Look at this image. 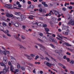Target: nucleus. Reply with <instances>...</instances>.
<instances>
[{"mask_svg":"<svg viewBox=\"0 0 74 74\" xmlns=\"http://www.w3.org/2000/svg\"><path fill=\"white\" fill-rule=\"evenodd\" d=\"M0 64L1 66H4V69H3V71L5 73H7V68L6 67V66L2 62H1Z\"/></svg>","mask_w":74,"mask_h":74,"instance_id":"nucleus-1","label":"nucleus"},{"mask_svg":"<svg viewBox=\"0 0 74 74\" xmlns=\"http://www.w3.org/2000/svg\"><path fill=\"white\" fill-rule=\"evenodd\" d=\"M37 45H38V46H39L40 47H41V48H40V49L41 51H44L43 49H46V48L45 47H44V46H43L42 45H41L40 44L37 43Z\"/></svg>","mask_w":74,"mask_h":74,"instance_id":"nucleus-2","label":"nucleus"},{"mask_svg":"<svg viewBox=\"0 0 74 74\" xmlns=\"http://www.w3.org/2000/svg\"><path fill=\"white\" fill-rule=\"evenodd\" d=\"M3 62L2 63L3 64L4 63L5 64H7V57L5 56H4L3 57Z\"/></svg>","mask_w":74,"mask_h":74,"instance_id":"nucleus-3","label":"nucleus"},{"mask_svg":"<svg viewBox=\"0 0 74 74\" xmlns=\"http://www.w3.org/2000/svg\"><path fill=\"white\" fill-rule=\"evenodd\" d=\"M4 7H6L8 8H10L12 9L11 8L12 7V5H11L9 4H6L5 6H4Z\"/></svg>","mask_w":74,"mask_h":74,"instance_id":"nucleus-4","label":"nucleus"},{"mask_svg":"<svg viewBox=\"0 0 74 74\" xmlns=\"http://www.w3.org/2000/svg\"><path fill=\"white\" fill-rule=\"evenodd\" d=\"M45 54H46L47 55H48V56H49V57H50V58H51V59H52V60H54V62H57V60H56L54 58H53L52 57H51V56H49V55H48V53H47V52H45Z\"/></svg>","mask_w":74,"mask_h":74,"instance_id":"nucleus-5","label":"nucleus"},{"mask_svg":"<svg viewBox=\"0 0 74 74\" xmlns=\"http://www.w3.org/2000/svg\"><path fill=\"white\" fill-rule=\"evenodd\" d=\"M6 16L7 17H13V15L12 14H10L8 13H6Z\"/></svg>","mask_w":74,"mask_h":74,"instance_id":"nucleus-6","label":"nucleus"},{"mask_svg":"<svg viewBox=\"0 0 74 74\" xmlns=\"http://www.w3.org/2000/svg\"><path fill=\"white\" fill-rule=\"evenodd\" d=\"M45 29L46 32L47 34H51V33H48V32H49V29L48 28L45 27Z\"/></svg>","mask_w":74,"mask_h":74,"instance_id":"nucleus-7","label":"nucleus"},{"mask_svg":"<svg viewBox=\"0 0 74 74\" xmlns=\"http://www.w3.org/2000/svg\"><path fill=\"white\" fill-rule=\"evenodd\" d=\"M13 25H14L16 27H19V25L18 24V23L17 22H16L15 21L13 23Z\"/></svg>","mask_w":74,"mask_h":74,"instance_id":"nucleus-8","label":"nucleus"},{"mask_svg":"<svg viewBox=\"0 0 74 74\" xmlns=\"http://www.w3.org/2000/svg\"><path fill=\"white\" fill-rule=\"evenodd\" d=\"M10 71H12V73H13L14 72V68L13 66L11 65L10 66Z\"/></svg>","mask_w":74,"mask_h":74,"instance_id":"nucleus-9","label":"nucleus"},{"mask_svg":"<svg viewBox=\"0 0 74 74\" xmlns=\"http://www.w3.org/2000/svg\"><path fill=\"white\" fill-rule=\"evenodd\" d=\"M51 20L52 21L54 22V23H57V22H56V18L55 17H53L51 18Z\"/></svg>","mask_w":74,"mask_h":74,"instance_id":"nucleus-10","label":"nucleus"},{"mask_svg":"<svg viewBox=\"0 0 74 74\" xmlns=\"http://www.w3.org/2000/svg\"><path fill=\"white\" fill-rule=\"evenodd\" d=\"M54 12L55 15H58V14H59V12L58 10H54Z\"/></svg>","mask_w":74,"mask_h":74,"instance_id":"nucleus-11","label":"nucleus"},{"mask_svg":"<svg viewBox=\"0 0 74 74\" xmlns=\"http://www.w3.org/2000/svg\"><path fill=\"white\" fill-rule=\"evenodd\" d=\"M25 62L27 65H29V66H31V67H33V64H32L30 63V62Z\"/></svg>","mask_w":74,"mask_h":74,"instance_id":"nucleus-12","label":"nucleus"},{"mask_svg":"<svg viewBox=\"0 0 74 74\" xmlns=\"http://www.w3.org/2000/svg\"><path fill=\"white\" fill-rule=\"evenodd\" d=\"M42 39L43 41H47V40L48 39L47 38H46V37L45 36H43L42 37Z\"/></svg>","mask_w":74,"mask_h":74,"instance_id":"nucleus-13","label":"nucleus"},{"mask_svg":"<svg viewBox=\"0 0 74 74\" xmlns=\"http://www.w3.org/2000/svg\"><path fill=\"white\" fill-rule=\"evenodd\" d=\"M37 39L38 41H40V42H41L42 43H44V42L42 40H41L40 39L38 38H37Z\"/></svg>","mask_w":74,"mask_h":74,"instance_id":"nucleus-14","label":"nucleus"},{"mask_svg":"<svg viewBox=\"0 0 74 74\" xmlns=\"http://www.w3.org/2000/svg\"><path fill=\"white\" fill-rule=\"evenodd\" d=\"M49 40L50 41H52V42H55V40L53 38H49Z\"/></svg>","mask_w":74,"mask_h":74,"instance_id":"nucleus-15","label":"nucleus"},{"mask_svg":"<svg viewBox=\"0 0 74 74\" xmlns=\"http://www.w3.org/2000/svg\"><path fill=\"white\" fill-rule=\"evenodd\" d=\"M71 25H74V22L72 21V19H71Z\"/></svg>","mask_w":74,"mask_h":74,"instance_id":"nucleus-16","label":"nucleus"},{"mask_svg":"<svg viewBox=\"0 0 74 74\" xmlns=\"http://www.w3.org/2000/svg\"><path fill=\"white\" fill-rule=\"evenodd\" d=\"M11 62L13 64H15V63H16V60H14L13 61L12 60Z\"/></svg>","mask_w":74,"mask_h":74,"instance_id":"nucleus-17","label":"nucleus"},{"mask_svg":"<svg viewBox=\"0 0 74 74\" xmlns=\"http://www.w3.org/2000/svg\"><path fill=\"white\" fill-rule=\"evenodd\" d=\"M38 25L39 26H42L43 25V23H38Z\"/></svg>","mask_w":74,"mask_h":74,"instance_id":"nucleus-18","label":"nucleus"},{"mask_svg":"<svg viewBox=\"0 0 74 74\" xmlns=\"http://www.w3.org/2000/svg\"><path fill=\"white\" fill-rule=\"evenodd\" d=\"M19 47L20 48H21V49L22 48H23V49H26V48H25L24 47H23L22 46L19 45Z\"/></svg>","mask_w":74,"mask_h":74,"instance_id":"nucleus-19","label":"nucleus"},{"mask_svg":"<svg viewBox=\"0 0 74 74\" xmlns=\"http://www.w3.org/2000/svg\"><path fill=\"white\" fill-rule=\"evenodd\" d=\"M39 55H40V56H42V57H40V58L41 59H42V60H45V58H44V57H43V56H42L41 54H39Z\"/></svg>","mask_w":74,"mask_h":74,"instance_id":"nucleus-20","label":"nucleus"},{"mask_svg":"<svg viewBox=\"0 0 74 74\" xmlns=\"http://www.w3.org/2000/svg\"><path fill=\"white\" fill-rule=\"evenodd\" d=\"M21 39H22V40H25V38H26V37H25V36H23V35H22L21 36Z\"/></svg>","mask_w":74,"mask_h":74,"instance_id":"nucleus-21","label":"nucleus"},{"mask_svg":"<svg viewBox=\"0 0 74 74\" xmlns=\"http://www.w3.org/2000/svg\"><path fill=\"white\" fill-rule=\"evenodd\" d=\"M62 25V30H65V29H66V26L64 25Z\"/></svg>","mask_w":74,"mask_h":74,"instance_id":"nucleus-22","label":"nucleus"},{"mask_svg":"<svg viewBox=\"0 0 74 74\" xmlns=\"http://www.w3.org/2000/svg\"><path fill=\"white\" fill-rule=\"evenodd\" d=\"M2 25H3V26L5 27V26H7V24L3 22L2 23Z\"/></svg>","mask_w":74,"mask_h":74,"instance_id":"nucleus-23","label":"nucleus"},{"mask_svg":"<svg viewBox=\"0 0 74 74\" xmlns=\"http://www.w3.org/2000/svg\"><path fill=\"white\" fill-rule=\"evenodd\" d=\"M4 29V28L2 26H1L0 27V30L1 31H3V29Z\"/></svg>","mask_w":74,"mask_h":74,"instance_id":"nucleus-24","label":"nucleus"},{"mask_svg":"<svg viewBox=\"0 0 74 74\" xmlns=\"http://www.w3.org/2000/svg\"><path fill=\"white\" fill-rule=\"evenodd\" d=\"M64 44L67 46H71L68 43L65 42L64 43Z\"/></svg>","mask_w":74,"mask_h":74,"instance_id":"nucleus-25","label":"nucleus"},{"mask_svg":"<svg viewBox=\"0 0 74 74\" xmlns=\"http://www.w3.org/2000/svg\"><path fill=\"white\" fill-rule=\"evenodd\" d=\"M20 16L22 19H24V18H25V16L23 15H21Z\"/></svg>","mask_w":74,"mask_h":74,"instance_id":"nucleus-26","label":"nucleus"},{"mask_svg":"<svg viewBox=\"0 0 74 74\" xmlns=\"http://www.w3.org/2000/svg\"><path fill=\"white\" fill-rule=\"evenodd\" d=\"M63 34H64V35L65 34H66V36L69 34L68 33H67L66 32H63Z\"/></svg>","mask_w":74,"mask_h":74,"instance_id":"nucleus-27","label":"nucleus"},{"mask_svg":"<svg viewBox=\"0 0 74 74\" xmlns=\"http://www.w3.org/2000/svg\"><path fill=\"white\" fill-rule=\"evenodd\" d=\"M51 64H50L48 62L46 65L48 67H51Z\"/></svg>","mask_w":74,"mask_h":74,"instance_id":"nucleus-28","label":"nucleus"},{"mask_svg":"<svg viewBox=\"0 0 74 74\" xmlns=\"http://www.w3.org/2000/svg\"><path fill=\"white\" fill-rule=\"evenodd\" d=\"M70 63L71 64H73L74 63V61L73 60H71L70 61Z\"/></svg>","mask_w":74,"mask_h":74,"instance_id":"nucleus-29","label":"nucleus"},{"mask_svg":"<svg viewBox=\"0 0 74 74\" xmlns=\"http://www.w3.org/2000/svg\"><path fill=\"white\" fill-rule=\"evenodd\" d=\"M19 14H20V13L19 12H16L15 13V15H18V16H19V15H20Z\"/></svg>","mask_w":74,"mask_h":74,"instance_id":"nucleus-30","label":"nucleus"},{"mask_svg":"<svg viewBox=\"0 0 74 74\" xmlns=\"http://www.w3.org/2000/svg\"><path fill=\"white\" fill-rule=\"evenodd\" d=\"M21 69L22 70H25V68L24 66H22L21 67Z\"/></svg>","mask_w":74,"mask_h":74,"instance_id":"nucleus-31","label":"nucleus"},{"mask_svg":"<svg viewBox=\"0 0 74 74\" xmlns=\"http://www.w3.org/2000/svg\"><path fill=\"white\" fill-rule=\"evenodd\" d=\"M45 59H46V60L47 61H48V62L49 61V59L47 57H45Z\"/></svg>","mask_w":74,"mask_h":74,"instance_id":"nucleus-32","label":"nucleus"},{"mask_svg":"<svg viewBox=\"0 0 74 74\" xmlns=\"http://www.w3.org/2000/svg\"><path fill=\"white\" fill-rule=\"evenodd\" d=\"M16 40H17L19 41H21V39L19 38V37H18V38H17Z\"/></svg>","mask_w":74,"mask_h":74,"instance_id":"nucleus-33","label":"nucleus"},{"mask_svg":"<svg viewBox=\"0 0 74 74\" xmlns=\"http://www.w3.org/2000/svg\"><path fill=\"white\" fill-rule=\"evenodd\" d=\"M3 53L4 55H5V56L7 55V53H6V52H5V51H3Z\"/></svg>","mask_w":74,"mask_h":74,"instance_id":"nucleus-34","label":"nucleus"},{"mask_svg":"<svg viewBox=\"0 0 74 74\" xmlns=\"http://www.w3.org/2000/svg\"><path fill=\"white\" fill-rule=\"evenodd\" d=\"M43 27H45H45H47V24H43Z\"/></svg>","mask_w":74,"mask_h":74,"instance_id":"nucleus-35","label":"nucleus"},{"mask_svg":"<svg viewBox=\"0 0 74 74\" xmlns=\"http://www.w3.org/2000/svg\"><path fill=\"white\" fill-rule=\"evenodd\" d=\"M62 37H63V38H66V39H67V38L66 37H64V36H62V37L60 36V38H61V39H62V40H63V38H62Z\"/></svg>","mask_w":74,"mask_h":74,"instance_id":"nucleus-36","label":"nucleus"},{"mask_svg":"<svg viewBox=\"0 0 74 74\" xmlns=\"http://www.w3.org/2000/svg\"><path fill=\"white\" fill-rule=\"evenodd\" d=\"M62 10L63 11H66V8H62Z\"/></svg>","mask_w":74,"mask_h":74,"instance_id":"nucleus-37","label":"nucleus"},{"mask_svg":"<svg viewBox=\"0 0 74 74\" xmlns=\"http://www.w3.org/2000/svg\"><path fill=\"white\" fill-rule=\"evenodd\" d=\"M10 59H12L13 60H15V59L13 57H12V56H10Z\"/></svg>","mask_w":74,"mask_h":74,"instance_id":"nucleus-38","label":"nucleus"},{"mask_svg":"<svg viewBox=\"0 0 74 74\" xmlns=\"http://www.w3.org/2000/svg\"><path fill=\"white\" fill-rule=\"evenodd\" d=\"M39 58V56H36V58H35V60H37V59L38 58Z\"/></svg>","mask_w":74,"mask_h":74,"instance_id":"nucleus-39","label":"nucleus"},{"mask_svg":"<svg viewBox=\"0 0 74 74\" xmlns=\"http://www.w3.org/2000/svg\"><path fill=\"white\" fill-rule=\"evenodd\" d=\"M14 38H16V39H17L18 37V36H17L16 35H14Z\"/></svg>","mask_w":74,"mask_h":74,"instance_id":"nucleus-40","label":"nucleus"},{"mask_svg":"<svg viewBox=\"0 0 74 74\" xmlns=\"http://www.w3.org/2000/svg\"><path fill=\"white\" fill-rule=\"evenodd\" d=\"M23 20V19L21 18H19L18 19V21H22V20Z\"/></svg>","mask_w":74,"mask_h":74,"instance_id":"nucleus-41","label":"nucleus"},{"mask_svg":"<svg viewBox=\"0 0 74 74\" xmlns=\"http://www.w3.org/2000/svg\"><path fill=\"white\" fill-rule=\"evenodd\" d=\"M6 35L7 36H8V37H11V35L10 34H6Z\"/></svg>","mask_w":74,"mask_h":74,"instance_id":"nucleus-42","label":"nucleus"},{"mask_svg":"<svg viewBox=\"0 0 74 74\" xmlns=\"http://www.w3.org/2000/svg\"><path fill=\"white\" fill-rule=\"evenodd\" d=\"M39 10L40 12H42V9L40 8Z\"/></svg>","mask_w":74,"mask_h":74,"instance_id":"nucleus-43","label":"nucleus"},{"mask_svg":"<svg viewBox=\"0 0 74 74\" xmlns=\"http://www.w3.org/2000/svg\"><path fill=\"white\" fill-rule=\"evenodd\" d=\"M62 55H61V56H60L59 58H57L58 59L60 60V59H62Z\"/></svg>","mask_w":74,"mask_h":74,"instance_id":"nucleus-44","label":"nucleus"},{"mask_svg":"<svg viewBox=\"0 0 74 74\" xmlns=\"http://www.w3.org/2000/svg\"><path fill=\"white\" fill-rule=\"evenodd\" d=\"M69 10H72L73 9V7L72 6H70L69 7Z\"/></svg>","mask_w":74,"mask_h":74,"instance_id":"nucleus-45","label":"nucleus"},{"mask_svg":"<svg viewBox=\"0 0 74 74\" xmlns=\"http://www.w3.org/2000/svg\"><path fill=\"white\" fill-rule=\"evenodd\" d=\"M50 45H51V46L53 48H55V47L52 44H50Z\"/></svg>","mask_w":74,"mask_h":74,"instance_id":"nucleus-46","label":"nucleus"},{"mask_svg":"<svg viewBox=\"0 0 74 74\" xmlns=\"http://www.w3.org/2000/svg\"><path fill=\"white\" fill-rule=\"evenodd\" d=\"M70 23L71 24V21H69V22L67 24L68 25H70Z\"/></svg>","mask_w":74,"mask_h":74,"instance_id":"nucleus-47","label":"nucleus"},{"mask_svg":"<svg viewBox=\"0 0 74 74\" xmlns=\"http://www.w3.org/2000/svg\"><path fill=\"white\" fill-rule=\"evenodd\" d=\"M8 64L9 65H10V66H12V64H11V62H9Z\"/></svg>","mask_w":74,"mask_h":74,"instance_id":"nucleus-48","label":"nucleus"},{"mask_svg":"<svg viewBox=\"0 0 74 74\" xmlns=\"http://www.w3.org/2000/svg\"><path fill=\"white\" fill-rule=\"evenodd\" d=\"M58 64L59 66H61L62 67V65H63V64H61L60 63H58Z\"/></svg>","mask_w":74,"mask_h":74,"instance_id":"nucleus-49","label":"nucleus"},{"mask_svg":"<svg viewBox=\"0 0 74 74\" xmlns=\"http://www.w3.org/2000/svg\"><path fill=\"white\" fill-rule=\"evenodd\" d=\"M38 7H40V8L42 7V5H41V4H39L38 5Z\"/></svg>","mask_w":74,"mask_h":74,"instance_id":"nucleus-50","label":"nucleus"},{"mask_svg":"<svg viewBox=\"0 0 74 74\" xmlns=\"http://www.w3.org/2000/svg\"><path fill=\"white\" fill-rule=\"evenodd\" d=\"M45 3H46V2H42V4H44H44H45Z\"/></svg>","mask_w":74,"mask_h":74,"instance_id":"nucleus-51","label":"nucleus"},{"mask_svg":"<svg viewBox=\"0 0 74 74\" xmlns=\"http://www.w3.org/2000/svg\"><path fill=\"white\" fill-rule=\"evenodd\" d=\"M8 32H9V31H8V30H6L5 31V33H8Z\"/></svg>","mask_w":74,"mask_h":74,"instance_id":"nucleus-52","label":"nucleus"},{"mask_svg":"<svg viewBox=\"0 0 74 74\" xmlns=\"http://www.w3.org/2000/svg\"><path fill=\"white\" fill-rule=\"evenodd\" d=\"M70 73L72 74H74V72L73 71H71Z\"/></svg>","mask_w":74,"mask_h":74,"instance_id":"nucleus-53","label":"nucleus"},{"mask_svg":"<svg viewBox=\"0 0 74 74\" xmlns=\"http://www.w3.org/2000/svg\"><path fill=\"white\" fill-rule=\"evenodd\" d=\"M0 53L1 55H2V53H3V51L1 50H0Z\"/></svg>","mask_w":74,"mask_h":74,"instance_id":"nucleus-54","label":"nucleus"},{"mask_svg":"<svg viewBox=\"0 0 74 74\" xmlns=\"http://www.w3.org/2000/svg\"><path fill=\"white\" fill-rule=\"evenodd\" d=\"M44 7H48V5L45 3V4H44Z\"/></svg>","mask_w":74,"mask_h":74,"instance_id":"nucleus-55","label":"nucleus"},{"mask_svg":"<svg viewBox=\"0 0 74 74\" xmlns=\"http://www.w3.org/2000/svg\"><path fill=\"white\" fill-rule=\"evenodd\" d=\"M66 59L67 60V62H69V61H70V59L69 58H66Z\"/></svg>","mask_w":74,"mask_h":74,"instance_id":"nucleus-56","label":"nucleus"},{"mask_svg":"<svg viewBox=\"0 0 74 74\" xmlns=\"http://www.w3.org/2000/svg\"><path fill=\"white\" fill-rule=\"evenodd\" d=\"M28 4H31V2L30 1H28V2H27Z\"/></svg>","mask_w":74,"mask_h":74,"instance_id":"nucleus-57","label":"nucleus"},{"mask_svg":"<svg viewBox=\"0 0 74 74\" xmlns=\"http://www.w3.org/2000/svg\"><path fill=\"white\" fill-rule=\"evenodd\" d=\"M66 54L68 55H70V53H69V52H66Z\"/></svg>","mask_w":74,"mask_h":74,"instance_id":"nucleus-58","label":"nucleus"},{"mask_svg":"<svg viewBox=\"0 0 74 74\" xmlns=\"http://www.w3.org/2000/svg\"><path fill=\"white\" fill-rule=\"evenodd\" d=\"M47 63H48V62L46 61H45L44 62V64H46V65L47 64Z\"/></svg>","mask_w":74,"mask_h":74,"instance_id":"nucleus-59","label":"nucleus"},{"mask_svg":"<svg viewBox=\"0 0 74 74\" xmlns=\"http://www.w3.org/2000/svg\"><path fill=\"white\" fill-rule=\"evenodd\" d=\"M22 27L23 28V29H25V28L26 27V26H25V25H23L22 26Z\"/></svg>","mask_w":74,"mask_h":74,"instance_id":"nucleus-60","label":"nucleus"},{"mask_svg":"<svg viewBox=\"0 0 74 74\" xmlns=\"http://www.w3.org/2000/svg\"><path fill=\"white\" fill-rule=\"evenodd\" d=\"M21 7H22V6L20 4H19L18 5V7L19 8H21Z\"/></svg>","mask_w":74,"mask_h":74,"instance_id":"nucleus-61","label":"nucleus"},{"mask_svg":"<svg viewBox=\"0 0 74 74\" xmlns=\"http://www.w3.org/2000/svg\"><path fill=\"white\" fill-rule=\"evenodd\" d=\"M39 19H40V20H42H42H43V18L41 17L39 18Z\"/></svg>","mask_w":74,"mask_h":74,"instance_id":"nucleus-62","label":"nucleus"},{"mask_svg":"<svg viewBox=\"0 0 74 74\" xmlns=\"http://www.w3.org/2000/svg\"><path fill=\"white\" fill-rule=\"evenodd\" d=\"M62 66H63L62 67V68H63L64 69H66V67H65V66L63 65H62Z\"/></svg>","mask_w":74,"mask_h":74,"instance_id":"nucleus-63","label":"nucleus"},{"mask_svg":"<svg viewBox=\"0 0 74 74\" xmlns=\"http://www.w3.org/2000/svg\"><path fill=\"white\" fill-rule=\"evenodd\" d=\"M70 4H72V5H74V2H71L70 3Z\"/></svg>","mask_w":74,"mask_h":74,"instance_id":"nucleus-64","label":"nucleus"}]
</instances>
